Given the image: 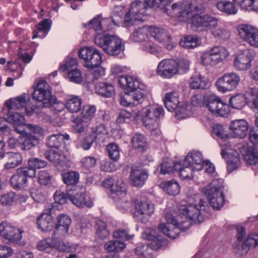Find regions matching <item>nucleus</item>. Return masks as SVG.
I'll use <instances>...</instances> for the list:
<instances>
[{"instance_id": "obj_14", "label": "nucleus", "mask_w": 258, "mask_h": 258, "mask_svg": "<svg viewBox=\"0 0 258 258\" xmlns=\"http://www.w3.org/2000/svg\"><path fill=\"white\" fill-rule=\"evenodd\" d=\"M35 175V172L32 169L26 167L19 168L10 179L12 186L16 189L25 188L27 185V178H32Z\"/></svg>"}, {"instance_id": "obj_26", "label": "nucleus", "mask_w": 258, "mask_h": 258, "mask_svg": "<svg viewBox=\"0 0 258 258\" xmlns=\"http://www.w3.org/2000/svg\"><path fill=\"white\" fill-rule=\"evenodd\" d=\"M248 123L244 119H236L231 121L230 129L235 138L240 139L245 137L248 133Z\"/></svg>"}, {"instance_id": "obj_15", "label": "nucleus", "mask_w": 258, "mask_h": 258, "mask_svg": "<svg viewBox=\"0 0 258 258\" xmlns=\"http://www.w3.org/2000/svg\"><path fill=\"white\" fill-rule=\"evenodd\" d=\"M118 81L120 86L123 89L130 93L133 92L136 95L138 93H142L143 98H144L146 86L143 84L141 83L136 77L127 75H121L119 77Z\"/></svg>"}, {"instance_id": "obj_41", "label": "nucleus", "mask_w": 258, "mask_h": 258, "mask_svg": "<svg viewBox=\"0 0 258 258\" xmlns=\"http://www.w3.org/2000/svg\"><path fill=\"white\" fill-rule=\"evenodd\" d=\"M7 157L8 161L5 164V168L8 169L16 167L22 161V156L19 153H8Z\"/></svg>"}, {"instance_id": "obj_56", "label": "nucleus", "mask_w": 258, "mask_h": 258, "mask_svg": "<svg viewBox=\"0 0 258 258\" xmlns=\"http://www.w3.org/2000/svg\"><path fill=\"white\" fill-rule=\"evenodd\" d=\"M73 123V127L75 132L78 133L84 132L88 125V121L82 117L76 118L74 120Z\"/></svg>"}, {"instance_id": "obj_22", "label": "nucleus", "mask_w": 258, "mask_h": 258, "mask_svg": "<svg viewBox=\"0 0 258 258\" xmlns=\"http://www.w3.org/2000/svg\"><path fill=\"white\" fill-rule=\"evenodd\" d=\"M176 61L163 59L159 62L157 69V74L163 78L169 79L177 73Z\"/></svg>"}, {"instance_id": "obj_34", "label": "nucleus", "mask_w": 258, "mask_h": 258, "mask_svg": "<svg viewBox=\"0 0 258 258\" xmlns=\"http://www.w3.org/2000/svg\"><path fill=\"white\" fill-rule=\"evenodd\" d=\"M247 103L253 110H258V88H249L245 93Z\"/></svg>"}, {"instance_id": "obj_53", "label": "nucleus", "mask_w": 258, "mask_h": 258, "mask_svg": "<svg viewBox=\"0 0 258 258\" xmlns=\"http://www.w3.org/2000/svg\"><path fill=\"white\" fill-rule=\"evenodd\" d=\"M91 134H89L94 140L100 139L107 134V130L104 125L100 123L91 127Z\"/></svg>"}, {"instance_id": "obj_44", "label": "nucleus", "mask_w": 258, "mask_h": 258, "mask_svg": "<svg viewBox=\"0 0 258 258\" xmlns=\"http://www.w3.org/2000/svg\"><path fill=\"white\" fill-rule=\"evenodd\" d=\"M61 175L63 183L68 185H75L79 182L80 175L76 171H68Z\"/></svg>"}, {"instance_id": "obj_47", "label": "nucleus", "mask_w": 258, "mask_h": 258, "mask_svg": "<svg viewBox=\"0 0 258 258\" xmlns=\"http://www.w3.org/2000/svg\"><path fill=\"white\" fill-rule=\"evenodd\" d=\"M96 235L100 239H104L107 238L110 234L109 230L107 229L106 224L102 220H97L95 224Z\"/></svg>"}, {"instance_id": "obj_4", "label": "nucleus", "mask_w": 258, "mask_h": 258, "mask_svg": "<svg viewBox=\"0 0 258 258\" xmlns=\"http://www.w3.org/2000/svg\"><path fill=\"white\" fill-rule=\"evenodd\" d=\"M94 41L97 46L101 47L109 55H118L124 50V44L116 36L97 33L94 36Z\"/></svg>"}, {"instance_id": "obj_35", "label": "nucleus", "mask_w": 258, "mask_h": 258, "mask_svg": "<svg viewBox=\"0 0 258 258\" xmlns=\"http://www.w3.org/2000/svg\"><path fill=\"white\" fill-rule=\"evenodd\" d=\"M175 170H178L179 176L182 179H191L194 177L193 171L195 170L189 165H184V161L182 164L175 163Z\"/></svg>"}, {"instance_id": "obj_59", "label": "nucleus", "mask_w": 258, "mask_h": 258, "mask_svg": "<svg viewBox=\"0 0 258 258\" xmlns=\"http://www.w3.org/2000/svg\"><path fill=\"white\" fill-rule=\"evenodd\" d=\"M108 156L113 160H117L120 157V151L118 146L114 143L109 144L107 146Z\"/></svg>"}, {"instance_id": "obj_5", "label": "nucleus", "mask_w": 258, "mask_h": 258, "mask_svg": "<svg viewBox=\"0 0 258 258\" xmlns=\"http://www.w3.org/2000/svg\"><path fill=\"white\" fill-rule=\"evenodd\" d=\"M197 10V6H193L190 3L187 1L174 3L170 8L165 9L168 15L178 17L180 21L184 22H187L192 18L194 19Z\"/></svg>"}, {"instance_id": "obj_21", "label": "nucleus", "mask_w": 258, "mask_h": 258, "mask_svg": "<svg viewBox=\"0 0 258 258\" xmlns=\"http://www.w3.org/2000/svg\"><path fill=\"white\" fill-rule=\"evenodd\" d=\"M254 57L252 50H241L234 58V64L235 68L239 71H245L250 68L251 61Z\"/></svg>"}, {"instance_id": "obj_57", "label": "nucleus", "mask_w": 258, "mask_h": 258, "mask_svg": "<svg viewBox=\"0 0 258 258\" xmlns=\"http://www.w3.org/2000/svg\"><path fill=\"white\" fill-rule=\"evenodd\" d=\"M201 61L205 66H214L219 63L208 50L202 54Z\"/></svg>"}, {"instance_id": "obj_63", "label": "nucleus", "mask_w": 258, "mask_h": 258, "mask_svg": "<svg viewBox=\"0 0 258 258\" xmlns=\"http://www.w3.org/2000/svg\"><path fill=\"white\" fill-rule=\"evenodd\" d=\"M113 237L120 241L128 240L133 238L134 235L130 234L127 230L119 229L113 232Z\"/></svg>"}, {"instance_id": "obj_8", "label": "nucleus", "mask_w": 258, "mask_h": 258, "mask_svg": "<svg viewBox=\"0 0 258 258\" xmlns=\"http://www.w3.org/2000/svg\"><path fill=\"white\" fill-rule=\"evenodd\" d=\"M111 197L120 210L127 211L132 205V203L126 197V188L121 180H116L115 184L111 187Z\"/></svg>"}, {"instance_id": "obj_18", "label": "nucleus", "mask_w": 258, "mask_h": 258, "mask_svg": "<svg viewBox=\"0 0 258 258\" xmlns=\"http://www.w3.org/2000/svg\"><path fill=\"white\" fill-rule=\"evenodd\" d=\"M30 98L28 95L23 94L16 98L10 100V104L8 105L9 110L14 108L21 109L24 108L27 115H31L33 113L38 114V107L35 105L30 106L29 103Z\"/></svg>"}, {"instance_id": "obj_54", "label": "nucleus", "mask_w": 258, "mask_h": 258, "mask_svg": "<svg viewBox=\"0 0 258 258\" xmlns=\"http://www.w3.org/2000/svg\"><path fill=\"white\" fill-rule=\"evenodd\" d=\"M63 143L62 135H52L49 136L46 140V145L50 148L58 149Z\"/></svg>"}, {"instance_id": "obj_43", "label": "nucleus", "mask_w": 258, "mask_h": 258, "mask_svg": "<svg viewBox=\"0 0 258 258\" xmlns=\"http://www.w3.org/2000/svg\"><path fill=\"white\" fill-rule=\"evenodd\" d=\"M125 247V244L119 240H110L104 245V248L108 252H119Z\"/></svg>"}, {"instance_id": "obj_29", "label": "nucleus", "mask_w": 258, "mask_h": 258, "mask_svg": "<svg viewBox=\"0 0 258 258\" xmlns=\"http://www.w3.org/2000/svg\"><path fill=\"white\" fill-rule=\"evenodd\" d=\"M148 176L146 171L143 169L133 168L130 173V180L131 183L135 186H142Z\"/></svg>"}, {"instance_id": "obj_61", "label": "nucleus", "mask_w": 258, "mask_h": 258, "mask_svg": "<svg viewBox=\"0 0 258 258\" xmlns=\"http://www.w3.org/2000/svg\"><path fill=\"white\" fill-rule=\"evenodd\" d=\"M28 167H26L28 169H32L35 172V169L41 168L45 167L47 165V162L44 160L39 159L38 158H30L28 161Z\"/></svg>"}, {"instance_id": "obj_25", "label": "nucleus", "mask_w": 258, "mask_h": 258, "mask_svg": "<svg viewBox=\"0 0 258 258\" xmlns=\"http://www.w3.org/2000/svg\"><path fill=\"white\" fill-rule=\"evenodd\" d=\"M44 155L57 168L58 170H62L67 167L66 156L60 151L49 150L46 151Z\"/></svg>"}, {"instance_id": "obj_52", "label": "nucleus", "mask_w": 258, "mask_h": 258, "mask_svg": "<svg viewBox=\"0 0 258 258\" xmlns=\"http://www.w3.org/2000/svg\"><path fill=\"white\" fill-rule=\"evenodd\" d=\"M181 46L186 48H193L198 45V39L196 36L191 35L187 36L179 42Z\"/></svg>"}, {"instance_id": "obj_27", "label": "nucleus", "mask_w": 258, "mask_h": 258, "mask_svg": "<svg viewBox=\"0 0 258 258\" xmlns=\"http://www.w3.org/2000/svg\"><path fill=\"white\" fill-rule=\"evenodd\" d=\"M204 162L203 155L200 152L192 151L185 157L184 164L192 166L195 170H201L203 169Z\"/></svg>"}, {"instance_id": "obj_55", "label": "nucleus", "mask_w": 258, "mask_h": 258, "mask_svg": "<svg viewBox=\"0 0 258 258\" xmlns=\"http://www.w3.org/2000/svg\"><path fill=\"white\" fill-rule=\"evenodd\" d=\"M57 224L55 226V228L58 229L59 227H61L62 230H63L65 232H67L71 223V218L69 216L62 214L60 215L57 217Z\"/></svg>"}, {"instance_id": "obj_6", "label": "nucleus", "mask_w": 258, "mask_h": 258, "mask_svg": "<svg viewBox=\"0 0 258 258\" xmlns=\"http://www.w3.org/2000/svg\"><path fill=\"white\" fill-rule=\"evenodd\" d=\"M224 186L219 180H213L204 188V194L207 197L210 206L216 210L221 209L224 204Z\"/></svg>"}, {"instance_id": "obj_31", "label": "nucleus", "mask_w": 258, "mask_h": 258, "mask_svg": "<svg viewBox=\"0 0 258 258\" xmlns=\"http://www.w3.org/2000/svg\"><path fill=\"white\" fill-rule=\"evenodd\" d=\"M96 92L105 97H111L115 93V89L111 83L99 82L95 86Z\"/></svg>"}, {"instance_id": "obj_12", "label": "nucleus", "mask_w": 258, "mask_h": 258, "mask_svg": "<svg viewBox=\"0 0 258 258\" xmlns=\"http://www.w3.org/2000/svg\"><path fill=\"white\" fill-rule=\"evenodd\" d=\"M240 37L250 46L258 48V29L252 25L242 24L237 27Z\"/></svg>"}, {"instance_id": "obj_28", "label": "nucleus", "mask_w": 258, "mask_h": 258, "mask_svg": "<svg viewBox=\"0 0 258 258\" xmlns=\"http://www.w3.org/2000/svg\"><path fill=\"white\" fill-rule=\"evenodd\" d=\"M143 96L142 93H138L136 95L133 92H127L120 96V104L124 106L131 105H137L142 103L144 100Z\"/></svg>"}, {"instance_id": "obj_1", "label": "nucleus", "mask_w": 258, "mask_h": 258, "mask_svg": "<svg viewBox=\"0 0 258 258\" xmlns=\"http://www.w3.org/2000/svg\"><path fill=\"white\" fill-rule=\"evenodd\" d=\"M195 198L199 201L198 205L191 204L179 206L178 211L182 216H174L170 213H167L165 215L167 224H160L158 229L166 236L175 239L179 233L180 230L185 231L188 229L191 224L190 221L195 223H200L204 221L198 207L201 209L203 207V210H204L206 202L201 199L199 195H195Z\"/></svg>"}, {"instance_id": "obj_48", "label": "nucleus", "mask_w": 258, "mask_h": 258, "mask_svg": "<svg viewBox=\"0 0 258 258\" xmlns=\"http://www.w3.org/2000/svg\"><path fill=\"white\" fill-rule=\"evenodd\" d=\"M217 8L221 11L228 15L235 14L237 10L234 4L230 2L220 1L217 3Z\"/></svg>"}, {"instance_id": "obj_20", "label": "nucleus", "mask_w": 258, "mask_h": 258, "mask_svg": "<svg viewBox=\"0 0 258 258\" xmlns=\"http://www.w3.org/2000/svg\"><path fill=\"white\" fill-rule=\"evenodd\" d=\"M53 207L51 204L47 203L44 212L37 219V225L38 228L43 232L51 230L53 226V221L51 216Z\"/></svg>"}, {"instance_id": "obj_37", "label": "nucleus", "mask_w": 258, "mask_h": 258, "mask_svg": "<svg viewBox=\"0 0 258 258\" xmlns=\"http://www.w3.org/2000/svg\"><path fill=\"white\" fill-rule=\"evenodd\" d=\"M38 139L36 136L30 135L29 133L20 136V150H28L35 146Z\"/></svg>"}, {"instance_id": "obj_51", "label": "nucleus", "mask_w": 258, "mask_h": 258, "mask_svg": "<svg viewBox=\"0 0 258 258\" xmlns=\"http://www.w3.org/2000/svg\"><path fill=\"white\" fill-rule=\"evenodd\" d=\"M7 119L9 122L13 125L21 124L24 122L25 120L24 116L20 113L14 112L11 110H9V112L7 114Z\"/></svg>"}, {"instance_id": "obj_19", "label": "nucleus", "mask_w": 258, "mask_h": 258, "mask_svg": "<svg viewBox=\"0 0 258 258\" xmlns=\"http://www.w3.org/2000/svg\"><path fill=\"white\" fill-rule=\"evenodd\" d=\"M206 106L212 113L221 116L227 115L230 111L229 105L216 96L209 97Z\"/></svg>"}, {"instance_id": "obj_33", "label": "nucleus", "mask_w": 258, "mask_h": 258, "mask_svg": "<svg viewBox=\"0 0 258 258\" xmlns=\"http://www.w3.org/2000/svg\"><path fill=\"white\" fill-rule=\"evenodd\" d=\"M164 102L165 107L169 111H174L180 103L178 94L175 92L166 93L164 97Z\"/></svg>"}, {"instance_id": "obj_62", "label": "nucleus", "mask_w": 258, "mask_h": 258, "mask_svg": "<svg viewBox=\"0 0 258 258\" xmlns=\"http://www.w3.org/2000/svg\"><path fill=\"white\" fill-rule=\"evenodd\" d=\"M53 250L56 249L60 252H71L75 250V248L68 243L58 241L53 244Z\"/></svg>"}, {"instance_id": "obj_3", "label": "nucleus", "mask_w": 258, "mask_h": 258, "mask_svg": "<svg viewBox=\"0 0 258 258\" xmlns=\"http://www.w3.org/2000/svg\"><path fill=\"white\" fill-rule=\"evenodd\" d=\"M218 20L209 15H204L195 17L192 20L191 25L197 31H203L212 30V35L219 40H226L230 36V32L224 27L216 28Z\"/></svg>"}, {"instance_id": "obj_50", "label": "nucleus", "mask_w": 258, "mask_h": 258, "mask_svg": "<svg viewBox=\"0 0 258 258\" xmlns=\"http://www.w3.org/2000/svg\"><path fill=\"white\" fill-rule=\"evenodd\" d=\"M149 33L152 37L161 41L164 40L166 38H170V36L162 28L152 26L149 27Z\"/></svg>"}, {"instance_id": "obj_39", "label": "nucleus", "mask_w": 258, "mask_h": 258, "mask_svg": "<svg viewBox=\"0 0 258 258\" xmlns=\"http://www.w3.org/2000/svg\"><path fill=\"white\" fill-rule=\"evenodd\" d=\"M51 21L48 19H44L40 22L36 26L37 30H34L32 38L37 37H43L46 35L49 30Z\"/></svg>"}, {"instance_id": "obj_23", "label": "nucleus", "mask_w": 258, "mask_h": 258, "mask_svg": "<svg viewBox=\"0 0 258 258\" xmlns=\"http://www.w3.org/2000/svg\"><path fill=\"white\" fill-rule=\"evenodd\" d=\"M221 154L223 158L227 160V169L229 172H232L238 168L240 160L238 154L233 150L229 145H226L221 149Z\"/></svg>"}, {"instance_id": "obj_45", "label": "nucleus", "mask_w": 258, "mask_h": 258, "mask_svg": "<svg viewBox=\"0 0 258 258\" xmlns=\"http://www.w3.org/2000/svg\"><path fill=\"white\" fill-rule=\"evenodd\" d=\"M110 22V19L109 18H106L101 21L100 18L98 17L94 18L93 20L90 21L88 24H84V27H87V26L89 29H93L95 31H98L103 29L104 31L106 28H104L103 25L105 24H107Z\"/></svg>"}, {"instance_id": "obj_2", "label": "nucleus", "mask_w": 258, "mask_h": 258, "mask_svg": "<svg viewBox=\"0 0 258 258\" xmlns=\"http://www.w3.org/2000/svg\"><path fill=\"white\" fill-rule=\"evenodd\" d=\"M169 2L170 0H144V3L140 1L133 2L131 4L128 12L124 17L123 24L127 27L133 25L134 21H145L143 17L147 15L146 11L148 7L163 9Z\"/></svg>"}, {"instance_id": "obj_40", "label": "nucleus", "mask_w": 258, "mask_h": 258, "mask_svg": "<svg viewBox=\"0 0 258 258\" xmlns=\"http://www.w3.org/2000/svg\"><path fill=\"white\" fill-rule=\"evenodd\" d=\"M133 148L139 152H143L148 148L146 138L142 134H136L132 139Z\"/></svg>"}, {"instance_id": "obj_24", "label": "nucleus", "mask_w": 258, "mask_h": 258, "mask_svg": "<svg viewBox=\"0 0 258 258\" xmlns=\"http://www.w3.org/2000/svg\"><path fill=\"white\" fill-rule=\"evenodd\" d=\"M68 198L74 205L83 208L84 207L90 208L93 206L92 199L82 191H69Z\"/></svg>"}, {"instance_id": "obj_32", "label": "nucleus", "mask_w": 258, "mask_h": 258, "mask_svg": "<svg viewBox=\"0 0 258 258\" xmlns=\"http://www.w3.org/2000/svg\"><path fill=\"white\" fill-rule=\"evenodd\" d=\"M82 100L78 96L71 95L65 103V108L71 113H77L81 109Z\"/></svg>"}, {"instance_id": "obj_7", "label": "nucleus", "mask_w": 258, "mask_h": 258, "mask_svg": "<svg viewBox=\"0 0 258 258\" xmlns=\"http://www.w3.org/2000/svg\"><path fill=\"white\" fill-rule=\"evenodd\" d=\"M144 125L151 132L156 131L159 126V120L164 116V109L157 105H149L143 110Z\"/></svg>"}, {"instance_id": "obj_10", "label": "nucleus", "mask_w": 258, "mask_h": 258, "mask_svg": "<svg viewBox=\"0 0 258 258\" xmlns=\"http://www.w3.org/2000/svg\"><path fill=\"white\" fill-rule=\"evenodd\" d=\"M34 99L42 102L39 106L48 107L52 105L55 100V97L51 95L49 86L46 81H39L34 89L32 94Z\"/></svg>"}, {"instance_id": "obj_64", "label": "nucleus", "mask_w": 258, "mask_h": 258, "mask_svg": "<svg viewBox=\"0 0 258 258\" xmlns=\"http://www.w3.org/2000/svg\"><path fill=\"white\" fill-rule=\"evenodd\" d=\"M175 170V164L167 159L164 160L160 166V173L161 174H170Z\"/></svg>"}, {"instance_id": "obj_46", "label": "nucleus", "mask_w": 258, "mask_h": 258, "mask_svg": "<svg viewBox=\"0 0 258 258\" xmlns=\"http://www.w3.org/2000/svg\"><path fill=\"white\" fill-rule=\"evenodd\" d=\"M161 186L168 194L175 196L179 192V185L177 182L174 180H170L162 182Z\"/></svg>"}, {"instance_id": "obj_60", "label": "nucleus", "mask_w": 258, "mask_h": 258, "mask_svg": "<svg viewBox=\"0 0 258 258\" xmlns=\"http://www.w3.org/2000/svg\"><path fill=\"white\" fill-rule=\"evenodd\" d=\"M53 244L50 238L44 239L38 242L37 248L40 251H46L50 253L53 251Z\"/></svg>"}, {"instance_id": "obj_30", "label": "nucleus", "mask_w": 258, "mask_h": 258, "mask_svg": "<svg viewBox=\"0 0 258 258\" xmlns=\"http://www.w3.org/2000/svg\"><path fill=\"white\" fill-rule=\"evenodd\" d=\"M194 108L188 102H180L175 111V116L178 119H183L190 115Z\"/></svg>"}, {"instance_id": "obj_38", "label": "nucleus", "mask_w": 258, "mask_h": 258, "mask_svg": "<svg viewBox=\"0 0 258 258\" xmlns=\"http://www.w3.org/2000/svg\"><path fill=\"white\" fill-rule=\"evenodd\" d=\"M189 84L192 89H205L209 87V82L200 75L192 76L189 79Z\"/></svg>"}, {"instance_id": "obj_17", "label": "nucleus", "mask_w": 258, "mask_h": 258, "mask_svg": "<svg viewBox=\"0 0 258 258\" xmlns=\"http://www.w3.org/2000/svg\"><path fill=\"white\" fill-rule=\"evenodd\" d=\"M134 206V217L142 223L147 222L154 212V205L148 202L137 200Z\"/></svg>"}, {"instance_id": "obj_36", "label": "nucleus", "mask_w": 258, "mask_h": 258, "mask_svg": "<svg viewBox=\"0 0 258 258\" xmlns=\"http://www.w3.org/2000/svg\"><path fill=\"white\" fill-rule=\"evenodd\" d=\"M148 33L149 27L144 26L136 29L131 35L130 38L135 42L144 43L149 38Z\"/></svg>"}, {"instance_id": "obj_9", "label": "nucleus", "mask_w": 258, "mask_h": 258, "mask_svg": "<svg viewBox=\"0 0 258 258\" xmlns=\"http://www.w3.org/2000/svg\"><path fill=\"white\" fill-rule=\"evenodd\" d=\"M24 231L12 226L10 223L3 222L0 224V235L10 242L20 246H24L25 242L22 240V234Z\"/></svg>"}, {"instance_id": "obj_58", "label": "nucleus", "mask_w": 258, "mask_h": 258, "mask_svg": "<svg viewBox=\"0 0 258 258\" xmlns=\"http://www.w3.org/2000/svg\"><path fill=\"white\" fill-rule=\"evenodd\" d=\"M123 9V7L121 6H115L114 7L111 17L112 21L114 25H119V22L122 21L124 13Z\"/></svg>"}, {"instance_id": "obj_49", "label": "nucleus", "mask_w": 258, "mask_h": 258, "mask_svg": "<svg viewBox=\"0 0 258 258\" xmlns=\"http://www.w3.org/2000/svg\"><path fill=\"white\" fill-rule=\"evenodd\" d=\"M247 102L245 96L242 94H237L232 96L229 99V103L232 108L241 109Z\"/></svg>"}, {"instance_id": "obj_42", "label": "nucleus", "mask_w": 258, "mask_h": 258, "mask_svg": "<svg viewBox=\"0 0 258 258\" xmlns=\"http://www.w3.org/2000/svg\"><path fill=\"white\" fill-rule=\"evenodd\" d=\"M208 51L219 62L226 59L229 55L228 50L222 46H214Z\"/></svg>"}, {"instance_id": "obj_13", "label": "nucleus", "mask_w": 258, "mask_h": 258, "mask_svg": "<svg viewBox=\"0 0 258 258\" xmlns=\"http://www.w3.org/2000/svg\"><path fill=\"white\" fill-rule=\"evenodd\" d=\"M240 81V77L237 73H226L218 79L215 85L219 91L225 93L235 89Z\"/></svg>"}, {"instance_id": "obj_16", "label": "nucleus", "mask_w": 258, "mask_h": 258, "mask_svg": "<svg viewBox=\"0 0 258 258\" xmlns=\"http://www.w3.org/2000/svg\"><path fill=\"white\" fill-rule=\"evenodd\" d=\"M118 81L120 86L123 89L130 93L133 92L136 95L138 93H142L143 98H144L146 86L143 84L141 83L136 77L127 75H121L119 77Z\"/></svg>"}, {"instance_id": "obj_11", "label": "nucleus", "mask_w": 258, "mask_h": 258, "mask_svg": "<svg viewBox=\"0 0 258 258\" xmlns=\"http://www.w3.org/2000/svg\"><path fill=\"white\" fill-rule=\"evenodd\" d=\"M78 55L80 58L85 61L87 68L93 69L99 66L102 62L100 52L95 48L86 46L81 48L78 51Z\"/></svg>"}]
</instances>
